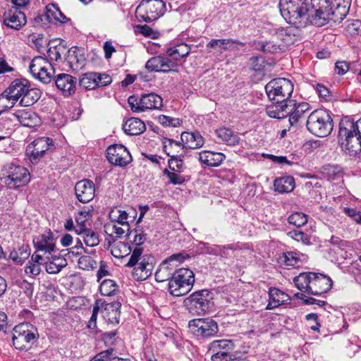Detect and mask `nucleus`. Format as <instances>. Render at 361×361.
I'll return each mask as SVG.
<instances>
[{
	"label": "nucleus",
	"instance_id": "nucleus-1",
	"mask_svg": "<svg viewBox=\"0 0 361 361\" xmlns=\"http://www.w3.org/2000/svg\"><path fill=\"white\" fill-rule=\"evenodd\" d=\"M279 8L286 22L297 27H304L310 23L322 27L329 20H342L345 16L344 13L338 17L340 6L333 11L329 0H311L310 4L302 0H281ZM342 8L347 12L345 6Z\"/></svg>",
	"mask_w": 361,
	"mask_h": 361
},
{
	"label": "nucleus",
	"instance_id": "nucleus-2",
	"mask_svg": "<svg viewBox=\"0 0 361 361\" xmlns=\"http://www.w3.org/2000/svg\"><path fill=\"white\" fill-rule=\"evenodd\" d=\"M13 104L20 99V104L23 106H30L38 101L40 97L39 90L30 87V82L24 78L14 80L1 94Z\"/></svg>",
	"mask_w": 361,
	"mask_h": 361
},
{
	"label": "nucleus",
	"instance_id": "nucleus-3",
	"mask_svg": "<svg viewBox=\"0 0 361 361\" xmlns=\"http://www.w3.org/2000/svg\"><path fill=\"white\" fill-rule=\"evenodd\" d=\"M338 140L350 154L361 152V118L354 123L343 118L339 123Z\"/></svg>",
	"mask_w": 361,
	"mask_h": 361
},
{
	"label": "nucleus",
	"instance_id": "nucleus-4",
	"mask_svg": "<svg viewBox=\"0 0 361 361\" xmlns=\"http://www.w3.org/2000/svg\"><path fill=\"white\" fill-rule=\"evenodd\" d=\"M143 248L135 247L130 257L128 267H133V276L137 281H144L149 278L154 268V259L149 255H142Z\"/></svg>",
	"mask_w": 361,
	"mask_h": 361
},
{
	"label": "nucleus",
	"instance_id": "nucleus-5",
	"mask_svg": "<svg viewBox=\"0 0 361 361\" xmlns=\"http://www.w3.org/2000/svg\"><path fill=\"white\" fill-rule=\"evenodd\" d=\"M306 126L312 134L320 137L328 136L334 128L333 119L329 113L324 109L312 111L308 116Z\"/></svg>",
	"mask_w": 361,
	"mask_h": 361
},
{
	"label": "nucleus",
	"instance_id": "nucleus-6",
	"mask_svg": "<svg viewBox=\"0 0 361 361\" xmlns=\"http://www.w3.org/2000/svg\"><path fill=\"white\" fill-rule=\"evenodd\" d=\"M195 283V274L189 269L182 268L176 270L169 281L168 289L171 295L180 297L188 294Z\"/></svg>",
	"mask_w": 361,
	"mask_h": 361
},
{
	"label": "nucleus",
	"instance_id": "nucleus-7",
	"mask_svg": "<svg viewBox=\"0 0 361 361\" xmlns=\"http://www.w3.org/2000/svg\"><path fill=\"white\" fill-rule=\"evenodd\" d=\"M39 337L37 329L30 323H20L12 331V341L16 349L27 350Z\"/></svg>",
	"mask_w": 361,
	"mask_h": 361
},
{
	"label": "nucleus",
	"instance_id": "nucleus-8",
	"mask_svg": "<svg viewBox=\"0 0 361 361\" xmlns=\"http://www.w3.org/2000/svg\"><path fill=\"white\" fill-rule=\"evenodd\" d=\"M265 90L271 102L276 104H284L290 100L293 92V84L284 78H275L266 85Z\"/></svg>",
	"mask_w": 361,
	"mask_h": 361
},
{
	"label": "nucleus",
	"instance_id": "nucleus-9",
	"mask_svg": "<svg viewBox=\"0 0 361 361\" xmlns=\"http://www.w3.org/2000/svg\"><path fill=\"white\" fill-rule=\"evenodd\" d=\"M212 300L213 293L203 289L192 293L183 302L191 314L201 315L209 311L213 305Z\"/></svg>",
	"mask_w": 361,
	"mask_h": 361
},
{
	"label": "nucleus",
	"instance_id": "nucleus-10",
	"mask_svg": "<svg viewBox=\"0 0 361 361\" xmlns=\"http://www.w3.org/2000/svg\"><path fill=\"white\" fill-rule=\"evenodd\" d=\"M165 4L161 0H142L135 11L136 17L147 23L156 20L164 15Z\"/></svg>",
	"mask_w": 361,
	"mask_h": 361
},
{
	"label": "nucleus",
	"instance_id": "nucleus-11",
	"mask_svg": "<svg viewBox=\"0 0 361 361\" xmlns=\"http://www.w3.org/2000/svg\"><path fill=\"white\" fill-rule=\"evenodd\" d=\"M128 102L131 111L138 114L147 110L159 109L163 106L162 98L153 92L142 94L140 97L130 96Z\"/></svg>",
	"mask_w": 361,
	"mask_h": 361
},
{
	"label": "nucleus",
	"instance_id": "nucleus-12",
	"mask_svg": "<svg viewBox=\"0 0 361 361\" xmlns=\"http://www.w3.org/2000/svg\"><path fill=\"white\" fill-rule=\"evenodd\" d=\"M188 328L197 338L213 337L219 331L217 323L209 318L192 319L188 323Z\"/></svg>",
	"mask_w": 361,
	"mask_h": 361
},
{
	"label": "nucleus",
	"instance_id": "nucleus-13",
	"mask_svg": "<svg viewBox=\"0 0 361 361\" xmlns=\"http://www.w3.org/2000/svg\"><path fill=\"white\" fill-rule=\"evenodd\" d=\"M30 71L35 78L48 84L54 75L55 71L51 63L42 56H36L30 62Z\"/></svg>",
	"mask_w": 361,
	"mask_h": 361
},
{
	"label": "nucleus",
	"instance_id": "nucleus-14",
	"mask_svg": "<svg viewBox=\"0 0 361 361\" xmlns=\"http://www.w3.org/2000/svg\"><path fill=\"white\" fill-rule=\"evenodd\" d=\"M4 180L5 184L9 188H17L28 183L30 175L26 168L11 164L6 169Z\"/></svg>",
	"mask_w": 361,
	"mask_h": 361
},
{
	"label": "nucleus",
	"instance_id": "nucleus-15",
	"mask_svg": "<svg viewBox=\"0 0 361 361\" xmlns=\"http://www.w3.org/2000/svg\"><path fill=\"white\" fill-rule=\"evenodd\" d=\"M52 145L53 140L51 138L38 137L27 146L25 155L32 164H36Z\"/></svg>",
	"mask_w": 361,
	"mask_h": 361
},
{
	"label": "nucleus",
	"instance_id": "nucleus-16",
	"mask_svg": "<svg viewBox=\"0 0 361 361\" xmlns=\"http://www.w3.org/2000/svg\"><path fill=\"white\" fill-rule=\"evenodd\" d=\"M233 341L228 339L216 340L209 345V350L214 354L212 356V361H231L234 355L231 352L235 349Z\"/></svg>",
	"mask_w": 361,
	"mask_h": 361
},
{
	"label": "nucleus",
	"instance_id": "nucleus-17",
	"mask_svg": "<svg viewBox=\"0 0 361 361\" xmlns=\"http://www.w3.org/2000/svg\"><path fill=\"white\" fill-rule=\"evenodd\" d=\"M107 160L115 166L124 167L132 161V157L123 145H113L106 149Z\"/></svg>",
	"mask_w": 361,
	"mask_h": 361
},
{
	"label": "nucleus",
	"instance_id": "nucleus-18",
	"mask_svg": "<svg viewBox=\"0 0 361 361\" xmlns=\"http://www.w3.org/2000/svg\"><path fill=\"white\" fill-rule=\"evenodd\" d=\"M145 68L151 72H178L177 63L169 59L167 56L152 57L147 61Z\"/></svg>",
	"mask_w": 361,
	"mask_h": 361
},
{
	"label": "nucleus",
	"instance_id": "nucleus-19",
	"mask_svg": "<svg viewBox=\"0 0 361 361\" xmlns=\"http://www.w3.org/2000/svg\"><path fill=\"white\" fill-rule=\"evenodd\" d=\"M332 284V280L329 276L312 272L309 294L317 295L326 293L331 288Z\"/></svg>",
	"mask_w": 361,
	"mask_h": 361
},
{
	"label": "nucleus",
	"instance_id": "nucleus-20",
	"mask_svg": "<svg viewBox=\"0 0 361 361\" xmlns=\"http://www.w3.org/2000/svg\"><path fill=\"white\" fill-rule=\"evenodd\" d=\"M286 110L289 111V123L290 126L296 125L300 119L305 118V114L310 110V104L307 102L296 103L295 100L286 102Z\"/></svg>",
	"mask_w": 361,
	"mask_h": 361
},
{
	"label": "nucleus",
	"instance_id": "nucleus-21",
	"mask_svg": "<svg viewBox=\"0 0 361 361\" xmlns=\"http://www.w3.org/2000/svg\"><path fill=\"white\" fill-rule=\"evenodd\" d=\"M77 199L82 203L90 202L94 197L95 187L94 183L88 179L78 181L75 185Z\"/></svg>",
	"mask_w": 361,
	"mask_h": 361
},
{
	"label": "nucleus",
	"instance_id": "nucleus-22",
	"mask_svg": "<svg viewBox=\"0 0 361 361\" xmlns=\"http://www.w3.org/2000/svg\"><path fill=\"white\" fill-rule=\"evenodd\" d=\"M99 305L103 318L108 323L118 324L119 323L121 303L118 301H114L112 302H102Z\"/></svg>",
	"mask_w": 361,
	"mask_h": 361
},
{
	"label": "nucleus",
	"instance_id": "nucleus-23",
	"mask_svg": "<svg viewBox=\"0 0 361 361\" xmlns=\"http://www.w3.org/2000/svg\"><path fill=\"white\" fill-rule=\"evenodd\" d=\"M3 18L5 25L14 30H19L26 23L25 15L17 8L5 12Z\"/></svg>",
	"mask_w": 361,
	"mask_h": 361
},
{
	"label": "nucleus",
	"instance_id": "nucleus-24",
	"mask_svg": "<svg viewBox=\"0 0 361 361\" xmlns=\"http://www.w3.org/2000/svg\"><path fill=\"white\" fill-rule=\"evenodd\" d=\"M329 245L331 246L329 248V254L331 257H332L336 260L338 259V257L345 258L347 250L352 247L351 243L348 241L343 240L340 239L338 237L331 236L330 240H329Z\"/></svg>",
	"mask_w": 361,
	"mask_h": 361
},
{
	"label": "nucleus",
	"instance_id": "nucleus-25",
	"mask_svg": "<svg viewBox=\"0 0 361 361\" xmlns=\"http://www.w3.org/2000/svg\"><path fill=\"white\" fill-rule=\"evenodd\" d=\"M66 61L73 72H78L85 67L86 59L82 50L72 47L67 52Z\"/></svg>",
	"mask_w": 361,
	"mask_h": 361
},
{
	"label": "nucleus",
	"instance_id": "nucleus-26",
	"mask_svg": "<svg viewBox=\"0 0 361 361\" xmlns=\"http://www.w3.org/2000/svg\"><path fill=\"white\" fill-rule=\"evenodd\" d=\"M55 84L57 88L61 90L66 97L74 94L76 90L75 78L66 73L58 75L55 80Z\"/></svg>",
	"mask_w": 361,
	"mask_h": 361
},
{
	"label": "nucleus",
	"instance_id": "nucleus-27",
	"mask_svg": "<svg viewBox=\"0 0 361 361\" xmlns=\"http://www.w3.org/2000/svg\"><path fill=\"white\" fill-rule=\"evenodd\" d=\"M201 164L209 167L219 166L226 159V155L221 152L204 150L197 153Z\"/></svg>",
	"mask_w": 361,
	"mask_h": 361
},
{
	"label": "nucleus",
	"instance_id": "nucleus-28",
	"mask_svg": "<svg viewBox=\"0 0 361 361\" xmlns=\"http://www.w3.org/2000/svg\"><path fill=\"white\" fill-rule=\"evenodd\" d=\"M269 303L267 310H272L283 304L288 303L290 297L286 293L276 288H270L269 291Z\"/></svg>",
	"mask_w": 361,
	"mask_h": 361
},
{
	"label": "nucleus",
	"instance_id": "nucleus-29",
	"mask_svg": "<svg viewBox=\"0 0 361 361\" xmlns=\"http://www.w3.org/2000/svg\"><path fill=\"white\" fill-rule=\"evenodd\" d=\"M14 116L25 127L33 128L40 122L39 116L35 112L28 109L18 110L14 114Z\"/></svg>",
	"mask_w": 361,
	"mask_h": 361
},
{
	"label": "nucleus",
	"instance_id": "nucleus-30",
	"mask_svg": "<svg viewBox=\"0 0 361 361\" xmlns=\"http://www.w3.org/2000/svg\"><path fill=\"white\" fill-rule=\"evenodd\" d=\"M164 151L169 157H184L185 154V146L182 142L174 141L170 138L163 140Z\"/></svg>",
	"mask_w": 361,
	"mask_h": 361
},
{
	"label": "nucleus",
	"instance_id": "nucleus-31",
	"mask_svg": "<svg viewBox=\"0 0 361 361\" xmlns=\"http://www.w3.org/2000/svg\"><path fill=\"white\" fill-rule=\"evenodd\" d=\"M33 243L38 251H42L44 253L51 254L55 249L54 238L50 232L35 238Z\"/></svg>",
	"mask_w": 361,
	"mask_h": 361
},
{
	"label": "nucleus",
	"instance_id": "nucleus-32",
	"mask_svg": "<svg viewBox=\"0 0 361 361\" xmlns=\"http://www.w3.org/2000/svg\"><path fill=\"white\" fill-rule=\"evenodd\" d=\"M176 266L177 264L170 263L166 259L164 260L155 272L156 281L158 282L170 281L173 276Z\"/></svg>",
	"mask_w": 361,
	"mask_h": 361
},
{
	"label": "nucleus",
	"instance_id": "nucleus-33",
	"mask_svg": "<svg viewBox=\"0 0 361 361\" xmlns=\"http://www.w3.org/2000/svg\"><path fill=\"white\" fill-rule=\"evenodd\" d=\"M181 142L190 149L200 148L204 145L203 137L199 132H183L180 136Z\"/></svg>",
	"mask_w": 361,
	"mask_h": 361
},
{
	"label": "nucleus",
	"instance_id": "nucleus-34",
	"mask_svg": "<svg viewBox=\"0 0 361 361\" xmlns=\"http://www.w3.org/2000/svg\"><path fill=\"white\" fill-rule=\"evenodd\" d=\"M190 53V47L185 43L170 47L166 51L167 57L176 63L181 59L186 58Z\"/></svg>",
	"mask_w": 361,
	"mask_h": 361
},
{
	"label": "nucleus",
	"instance_id": "nucleus-35",
	"mask_svg": "<svg viewBox=\"0 0 361 361\" xmlns=\"http://www.w3.org/2000/svg\"><path fill=\"white\" fill-rule=\"evenodd\" d=\"M123 129L129 135H138L146 130V126L140 118H130L123 125Z\"/></svg>",
	"mask_w": 361,
	"mask_h": 361
},
{
	"label": "nucleus",
	"instance_id": "nucleus-36",
	"mask_svg": "<svg viewBox=\"0 0 361 361\" xmlns=\"http://www.w3.org/2000/svg\"><path fill=\"white\" fill-rule=\"evenodd\" d=\"M45 269L50 274L59 273L61 269L67 265L66 260L56 255H51V257H47V261L44 262Z\"/></svg>",
	"mask_w": 361,
	"mask_h": 361
},
{
	"label": "nucleus",
	"instance_id": "nucleus-37",
	"mask_svg": "<svg viewBox=\"0 0 361 361\" xmlns=\"http://www.w3.org/2000/svg\"><path fill=\"white\" fill-rule=\"evenodd\" d=\"M215 133L217 137L228 146H235L239 144L240 137L230 128H220Z\"/></svg>",
	"mask_w": 361,
	"mask_h": 361
},
{
	"label": "nucleus",
	"instance_id": "nucleus-38",
	"mask_svg": "<svg viewBox=\"0 0 361 361\" xmlns=\"http://www.w3.org/2000/svg\"><path fill=\"white\" fill-rule=\"evenodd\" d=\"M295 186L293 177L289 176L277 178L274 182V190L279 193L290 192L293 190Z\"/></svg>",
	"mask_w": 361,
	"mask_h": 361
},
{
	"label": "nucleus",
	"instance_id": "nucleus-39",
	"mask_svg": "<svg viewBox=\"0 0 361 361\" xmlns=\"http://www.w3.org/2000/svg\"><path fill=\"white\" fill-rule=\"evenodd\" d=\"M93 207L87 206L83 207L75 216L77 225L75 226V232L81 233L84 229L87 228L85 223L92 216Z\"/></svg>",
	"mask_w": 361,
	"mask_h": 361
},
{
	"label": "nucleus",
	"instance_id": "nucleus-40",
	"mask_svg": "<svg viewBox=\"0 0 361 361\" xmlns=\"http://www.w3.org/2000/svg\"><path fill=\"white\" fill-rule=\"evenodd\" d=\"M235 44H240V46L245 45V43L233 39H212L207 44V48H212L214 49L219 48L221 50L226 51L233 49Z\"/></svg>",
	"mask_w": 361,
	"mask_h": 361
},
{
	"label": "nucleus",
	"instance_id": "nucleus-41",
	"mask_svg": "<svg viewBox=\"0 0 361 361\" xmlns=\"http://www.w3.org/2000/svg\"><path fill=\"white\" fill-rule=\"evenodd\" d=\"M312 272L302 273L299 276L294 278V283L295 286L300 290L309 294V286L312 280Z\"/></svg>",
	"mask_w": 361,
	"mask_h": 361
},
{
	"label": "nucleus",
	"instance_id": "nucleus-42",
	"mask_svg": "<svg viewBox=\"0 0 361 361\" xmlns=\"http://www.w3.org/2000/svg\"><path fill=\"white\" fill-rule=\"evenodd\" d=\"M96 78L97 73H84L80 77L79 85L85 90H93L97 87Z\"/></svg>",
	"mask_w": 361,
	"mask_h": 361
},
{
	"label": "nucleus",
	"instance_id": "nucleus-43",
	"mask_svg": "<svg viewBox=\"0 0 361 361\" xmlns=\"http://www.w3.org/2000/svg\"><path fill=\"white\" fill-rule=\"evenodd\" d=\"M287 108L286 103L276 104V105L267 108V114L271 118L281 119L286 117L290 112L286 110Z\"/></svg>",
	"mask_w": 361,
	"mask_h": 361
},
{
	"label": "nucleus",
	"instance_id": "nucleus-44",
	"mask_svg": "<svg viewBox=\"0 0 361 361\" xmlns=\"http://www.w3.org/2000/svg\"><path fill=\"white\" fill-rule=\"evenodd\" d=\"M77 233L81 235L84 243L88 247H94L99 243L98 234L90 229L85 228L82 232Z\"/></svg>",
	"mask_w": 361,
	"mask_h": 361
},
{
	"label": "nucleus",
	"instance_id": "nucleus-45",
	"mask_svg": "<svg viewBox=\"0 0 361 361\" xmlns=\"http://www.w3.org/2000/svg\"><path fill=\"white\" fill-rule=\"evenodd\" d=\"M99 290L104 296H112L117 293L118 286L113 280L105 279L101 283Z\"/></svg>",
	"mask_w": 361,
	"mask_h": 361
},
{
	"label": "nucleus",
	"instance_id": "nucleus-46",
	"mask_svg": "<svg viewBox=\"0 0 361 361\" xmlns=\"http://www.w3.org/2000/svg\"><path fill=\"white\" fill-rule=\"evenodd\" d=\"M127 235L129 241L136 247H140V245H142L147 239L146 235L144 232L141 229L138 228L129 231Z\"/></svg>",
	"mask_w": 361,
	"mask_h": 361
},
{
	"label": "nucleus",
	"instance_id": "nucleus-47",
	"mask_svg": "<svg viewBox=\"0 0 361 361\" xmlns=\"http://www.w3.org/2000/svg\"><path fill=\"white\" fill-rule=\"evenodd\" d=\"M300 261V255L294 252H287L279 257V262L286 266L295 267Z\"/></svg>",
	"mask_w": 361,
	"mask_h": 361
},
{
	"label": "nucleus",
	"instance_id": "nucleus-48",
	"mask_svg": "<svg viewBox=\"0 0 361 361\" xmlns=\"http://www.w3.org/2000/svg\"><path fill=\"white\" fill-rule=\"evenodd\" d=\"M322 173L329 180H334L342 174L341 168L338 166L326 165L323 166Z\"/></svg>",
	"mask_w": 361,
	"mask_h": 361
},
{
	"label": "nucleus",
	"instance_id": "nucleus-49",
	"mask_svg": "<svg viewBox=\"0 0 361 361\" xmlns=\"http://www.w3.org/2000/svg\"><path fill=\"white\" fill-rule=\"evenodd\" d=\"M30 252L27 247H22L18 250L11 252L9 255L10 259L16 264H22L30 256Z\"/></svg>",
	"mask_w": 361,
	"mask_h": 361
},
{
	"label": "nucleus",
	"instance_id": "nucleus-50",
	"mask_svg": "<svg viewBox=\"0 0 361 361\" xmlns=\"http://www.w3.org/2000/svg\"><path fill=\"white\" fill-rule=\"evenodd\" d=\"M78 267L83 270H93L97 267V262L90 255L82 254L78 260Z\"/></svg>",
	"mask_w": 361,
	"mask_h": 361
},
{
	"label": "nucleus",
	"instance_id": "nucleus-51",
	"mask_svg": "<svg viewBox=\"0 0 361 361\" xmlns=\"http://www.w3.org/2000/svg\"><path fill=\"white\" fill-rule=\"evenodd\" d=\"M308 217L302 212H294L288 218V221L296 227H301L307 224Z\"/></svg>",
	"mask_w": 361,
	"mask_h": 361
},
{
	"label": "nucleus",
	"instance_id": "nucleus-52",
	"mask_svg": "<svg viewBox=\"0 0 361 361\" xmlns=\"http://www.w3.org/2000/svg\"><path fill=\"white\" fill-rule=\"evenodd\" d=\"M361 30V20H348L345 23V30L346 33L351 36L357 35Z\"/></svg>",
	"mask_w": 361,
	"mask_h": 361
},
{
	"label": "nucleus",
	"instance_id": "nucleus-53",
	"mask_svg": "<svg viewBox=\"0 0 361 361\" xmlns=\"http://www.w3.org/2000/svg\"><path fill=\"white\" fill-rule=\"evenodd\" d=\"M256 49L264 52L276 53L281 48L272 42H258L256 44Z\"/></svg>",
	"mask_w": 361,
	"mask_h": 361
},
{
	"label": "nucleus",
	"instance_id": "nucleus-54",
	"mask_svg": "<svg viewBox=\"0 0 361 361\" xmlns=\"http://www.w3.org/2000/svg\"><path fill=\"white\" fill-rule=\"evenodd\" d=\"M288 235L292 239L301 242L304 245L310 244V237L308 234L298 230H293L288 233Z\"/></svg>",
	"mask_w": 361,
	"mask_h": 361
},
{
	"label": "nucleus",
	"instance_id": "nucleus-55",
	"mask_svg": "<svg viewBox=\"0 0 361 361\" xmlns=\"http://www.w3.org/2000/svg\"><path fill=\"white\" fill-rule=\"evenodd\" d=\"M163 173L169 178V183L173 185H181L185 182V178L180 176L178 172L165 169Z\"/></svg>",
	"mask_w": 361,
	"mask_h": 361
},
{
	"label": "nucleus",
	"instance_id": "nucleus-56",
	"mask_svg": "<svg viewBox=\"0 0 361 361\" xmlns=\"http://www.w3.org/2000/svg\"><path fill=\"white\" fill-rule=\"evenodd\" d=\"M183 157L176 156L174 157H171V159H169L168 164L170 171L178 173L183 171L185 167L182 159Z\"/></svg>",
	"mask_w": 361,
	"mask_h": 361
},
{
	"label": "nucleus",
	"instance_id": "nucleus-57",
	"mask_svg": "<svg viewBox=\"0 0 361 361\" xmlns=\"http://www.w3.org/2000/svg\"><path fill=\"white\" fill-rule=\"evenodd\" d=\"M65 48L61 45L50 47L47 51V56L51 61H58L61 59V54Z\"/></svg>",
	"mask_w": 361,
	"mask_h": 361
},
{
	"label": "nucleus",
	"instance_id": "nucleus-58",
	"mask_svg": "<svg viewBox=\"0 0 361 361\" xmlns=\"http://www.w3.org/2000/svg\"><path fill=\"white\" fill-rule=\"evenodd\" d=\"M112 233H114L117 238H121L126 232L130 231L129 224H120L114 223L112 225Z\"/></svg>",
	"mask_w": 361,
	"mask_h": 361
},
{
	"label": "nucleus",
	"instance_id": "nucleus-59",
	"mask_svg": "<svg viewBox=\"0 0 361 361\" xmlns=\"http://www.w3.org/2000/svg\"><path fill=\"white\" fill-rule=\"evenodd\" d=\"M235 250L233 245H219V251H218L217 256L221 259H227L231 257V255Z\"/></svg>",
	"mask_w": 361,
	"mask_h": 361
},
{
	"label": "nucleus",
	"instance_id": "nucleus-60",
	"mask_svg": "<svg viewBox=\"0 0 361 361\" xmlns=\"http://www.w3.org/2000/svg\"><path fill=\"white\" fill-rule=\"evenodd\" d=\"M200 247L204 253L215 256H217L218 251H219V245H210L204 242L200 243Z\"/></svg>",
	"mask_w": 361,
	"mask_h": 361
},
{
	"label": "nucleus",
	"instance_id": "nucleus-61",
	"mask_svg": "<svg viewBox=\"0 0 361 361\" xmlns=\"http://www.w3.org/2000/svg\"><path fill=\"white\" fill-rule=\"evenodd\" d=\"M41 265L34 263L33 262L28 261L26 267H25V272L26 274H30L35 276L39 274L41 271Z\"/></svg>",
	"mask_w": 361,
	"mask_h": 361
},
{
	"label": "nucleus",
	"instance_id": "nucleus-62",
	"mask_svg": "<svg viewBox=\"0 0 361 361\" xmlns=\"http://www.w3.org/2000/svg\"><path fill=\"white\" fill-rule=\"evenodd\" d=\"M73 250V254H75V255H81L83 252L87 253V254H94V251H90L88 252L86 249H85L82 246V243L80 238H77L76 244L74 247L71 248Z\"/></svg>",
	"mask_w": 361,
	"mask_h": 361
},
{
	"label": "nucleus",
	"instance_id": "nucleus-63",
	"mask_svg": "<svg viewBox=\"0 0 361 361\" xmlns=\"http://www.w3.org/2000/svg\"><path fill=\"white\" fill-rule=\"evenodd\" d=\"M279 35L286 46L293 44L295 42V35H292L287 30H281Z\"/></svg>",
	"mask_w": 361,
	"mask_h": 361
},
{
	"label": "nucleus",
	"instance_id": "nucleus-64",
	"mask_svg": "<svg viewBox=\"0 0 361 361\" xmlns=\"http://www.w3.org/2000/svg\"><path fill=\"white\" fill-rule=\"evenodd\" d=\"M97 78H96L97 87L106 86L112 81L111 76L105 73H97Z\"/></svg>",
	"mask_w": 361,
	"mask_h": 361
}]
</instances>
